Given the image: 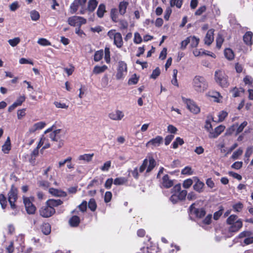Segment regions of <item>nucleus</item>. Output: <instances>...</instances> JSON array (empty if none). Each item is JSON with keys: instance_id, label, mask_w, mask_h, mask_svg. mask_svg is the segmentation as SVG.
I'll return each mask as SVG.
<instances>
[{"instance_id": "f257e3e1", "label": "nucleus", "mask_w": 253, "mask_h": 253, "mask_svg": "<svg viewBox=\"0 0 253 253\" xmlns=\"http://www.w3.org/2000/svg\"><path fill=\"white\" fill-rule=\"evenodd\" d=\"M226 223L229 225L228 231L229 233L238 232L243 226V222L241 219L235 214H232L226 220Z\"/></svg>"}, {"instance_id": "13d9d810", "label": "nucleus", "mask_w": 253, "mask_h": 253, "mask_svg": "<svg viewBox=\"0 0 253 253\" xmlns=\"http://www.w3.org/2000/svg\"><path fill=\"white\" fill-rule=\"evenodd\" d=\"M223 41L224 40L222 36L220 35H218L216 39V46L217 48H220L221 47Z\"/></svg>"}, {"instance_id": "412c9836", "label": "nucleus", "mask_w": 253, "mask_h": 253, "mask_svg": "<svg viewBox=\"0 0 253 253\" xmlns=\"http://www.w3.org/2000/svg\"><path fill=\"white\" fill-rule=\"evenodd\" d=\"M49 192L51 194L57 197H65L67 195L66 192L53 188L49 189Z\"/></svg>"}, {"instance_id": "0e129e2a", "label": "nucleus", "mask_w": 253, "mask_h": 253, "mask_svg": "<svg viewBox=\"0 0 253 253\" xmlns=\"http://www.w3.org/2000/svg\"><path fill=\"white\" fill-rule=\"evenodd\" d=\"M134 42L138 44L142 42V38L140 36V34L138 33H135L134 34V37L133 40Z\"/></svg>"}, {"instance_id": "052dcab7", "label": "nucleus", "mask_w": 253, "mask_h": 253, "mask_svg": "<svg viewBox=\"0 0 253 253\" xmlns=\"http://www.w3.org/2000/svg\"><path fill=\"white\" fill-rule=\"evenodd\" d=\"M121 29H126L128 27V23L125 20H120L119 21Z\"/></svg>"}, {"instance_id": "1a4fd4ad", "label": "nucleus", "mask_w": 253, "mask_h": 253, "mask_svg": "<svg viewBox=\"0 0 253 253\" xmlns=\"http://www.w3.org/2000/svg\"><path fill=\"white\" fill-rule=\"evenodd\" d=\"M55 212L53 208L50 207L46 204V205L42 207L40 210V215L43 217H49L52 216Z\"/></svg>"}, {"instance_id": "bf43d9fd", "label": "nucleus", "mask_w": 253, "mask_h": 253, "mask_svg": "<svg viewBox=\"0 0 253 253\" xmlns=\"http://www.w3.org/2000/svg\"><path fill=\"white\" fill-rule=\"evenodd\" d=\"M252 235V232L248 231H244L242 232H241L239 235L238 238H243L244 237L247 238L248 237Z\"/></svg>"}, {"instance_id": "c03bdc74", "label": "nucleus", "mask_w": 253, "mask_h": 253, "mask_svg": "<svg viewBox=\"0 0 253 253\" xmlns=\"http://www.w3.org/2000/svg\"><path fill=\"white\" fill-rule=\"evenodd\" d=\"M37 42L42 46L51 45V42L48 40L44 38L39 39Z\"/></svg>"}, {"instance_id": "dca6fc26", "label": "nucleus", "mask_w": 253, "mask_h": 253, "mask_svg": "<svg viewBox=\"0 0 253 253\" xmlns=\"http://www.w3.org/2000/svg\"><path fill=\"white\" fill-rule=\"evenodd\" d=\"M45 123L43 122L35 123L29 128L28 132L30 133H34L37 130L42 129L45 126Z\"/></svg>"}, {"instance_id": "393cba45", "label": "nucleus", "mask_w": 253, "mask_h": 253, "mask_svg": "<svg viewBox=\"0 0 253 253\" xmlns=\"http://www.w3.org/2000/svg\"><path fill=\"white\" fill-rule=\"evenodd\" d=\"M62 203V201L60 199H49L46 201V204H47V205H49L50 207L54 208V207H57L61 205Z\"/></svg>"}, {"instance_id": "4be33fe9", "label": "nucleus", "mask_w": 253, "mask_h": 253, "mask_svg": "<svg viewBox=\"0 0 253 253\" xmlns=\"http://www.w3.org/2000/svg\"><path fill=\"white\" fill-rule=\"evenodd\" d=\"M194 178L197 180L196 182L193 185L194 189L199 193L202 192L203 191V187L204 186V183L203 182L200 181V180L196 177H194Z\"/></svg>"}, {"instance_id": "aec40b11", "label": "nucleus", "mask_w": 253, "mask_h": 253, "mask_svg": "<svg viewBox=\"0 0 253 253\" xmlns=\"http://www.w3.org/2000/svg\"><path fill=\"white\" fill-rule=\"evenodd\" d=\"M61 130L60 129H56L53 131H51L48 137L52 141H58L61 139L60 132Z\"/></svg>"}, {"instance_id": "4d7b16f0", "label": "nucleus", "mask_w": 253, "mask_h": 253, "mask_svg": "<svg viewBox=\"0 0 253 253\" xmlns=\"http://www.w3.org/2000/svg\"><path fill=\"white\" fill-rule=\"evenodd\" d=\"M228 113L224 111L220 112L218 115V122H222L227 117Z\"/></svg>"}, {"instance_id": "20e7f679", "label": "nucleus", "mask_w": 253, "mask_h": 253, "mask_svg": "<svg viewBox=\"0 0 253 253\" xmlns=\"http://www.w3.org/2000/svg\"><path fill=\"white\" fill-rule=\"evenodd\" d=\"M108 36L110 39L113 40L114 44L118 48H121L123 45V41L121 33L116 32L115 30H111L107 33Z\"/></svg>"}, {"instance_id": "b1692460", "label": "nucleus", "mask_w": 253, "mask_h": 253, "mask_svg": "<svg viewBox=\"0 0 253 253\" xmlns=\"http://www.w3.org/2000/svg\"><path fill=\"white\" fill-rule=\"evenodd\" d=\"M128 4V2L125 1L120 2L119 5L120 14L123 15L125 14Z\"/></svg>"}, {"instance_id": "bb28decb", "label": "nucleus", "mask_w": 253, "mask_h": 253, "mask_svg": "<svg viewBox=\"0 0 253 253\" xmlns=\"http://www.w3.org/2000/svg\"><path fill=\"white\" fill-rule=\"evenodd\" d=\"M80 221L79 217L76 215L72 216L69 220V223L71 226L76 227L77 226Z\"/></svg>"}, {"instance_id": "2f4dec72", "label": "nucleus", "mask_w": 253, "mask_h": 253, "mask_svg": "<svg viewBox=\"0 0 253 253\" xmlns=\"http://www.w3.org/2000/svg\"><path fill=\"white\" fill-rule=\"evenodd\" d=\"M30 15L32 20L34 21H38L40 17L39 12L35 10H31L30 12Z\"/></svg>"}, {"instance_id": "9b49d317", "label": "nucleus", "mask_w": 253, "mask_h": 253, "mask_svg": "<svg viewBox=\"0 0 253 253\" xmlns=\"http://www.w3.org/2000/svg\"><path fill=\"white\" fill-rule=\"evenodd\" d=\"M163 141V138L161 136H157L156 137L150 140L146 144V147H151L152 148L159 146Z\"/></svg>"}, {"instance_id": "f03ea898", "label": "nucleus", "mask_w": 253, "mask_h": 253, "mask_svg": "<svg viewBox=\"0 0 253 253\" xmlns=\"http://www.w3.org/2000/svg\"><path fill=\"white\" fill-rule=\"evenodd\" d=\"M192 85L194 89L197 92H204L209 86L206 79L203 76H196L193 79Z\"/></svg>"}, {"instance_id": "4c0bfd02", "label": "nucleus", "mask_w": 253, "mask_h": 253, "mask_svg": "<svg viewBox=\"0 0 253 253\" xmlns=\"http://www.w3.org/2000/svg\"><path fill=\"white\" fill-rule=\"evenodd\" d=\"M194 173V171L190 167H185L181 170V174L184 175H191Z\"/></svg>"}, {"instance_id": "0eeeda50", "label": "nucleus", "mask_w": 253, "mask_h": 253, "mask_svg": "<svg viewBox=\"0 0 253 253\" xmlns=\"http://www.w3.org/2000/svg\"><path fill=\"white\" fill-rule=\"evenodd\" d=\"M86 22V20L85 19L78 16L70 17L68 19V24L72 26L81 27L82 25L85 24Z\"/></svg>"}, {"instance_id": "680f3d73", "label": "nucleus", "mask_w": 253, "mask_h": 253, "mask_svg": "<svg viewBox=\"0 0 253 253\" xmlns=\"http://www.w3.org/2000/svg\"><path fill=\"white\" fill-rule=\"evenodd\" d=\"M138 78L137 77L136 74H134L133 76L128 80V84H135L137 83Z\"/></svg>"}, {"instance_id": "6ab92c4d", "label": "nucleus", "mask_w": 253, "mask_h": 253, "mask_svg": "<svg viewBox=\"0 0 253 253\" xmlns=\"http://www.w3.org/2000/svg\"><path fill=\"white\" fill-rule=\"evenodd\" d=\"M162 184L163 187L169 188L173 186V181L169 178L168 175L166 174L163 177Z\"/></svg>"}, {"instance_id": "e2e57ef3", "label": "nucleus", "mask_w": 253, "mask_h": 253, "mask_svg": "<svg viewBox=\"0 0 253 253\" xmlns=\"http://www.w3.org/2000/svg\"><path fill=\"white\" fill-rule=\"evenodd\" d=\"M248 125V123L246 121H244L237 128V130H236V133H239L240 132H241L244 128L245 127V126H247V125Z\"/></svg>"}, {"instance_id": "a211bd4d", "label": "nucleus", "mask_w": 253, "mask_h": 253, "mask_svg": "<svg viewBox=\"0 0 253 253\" xmlns=\"http://www.w3.org/2000/svg\"><path fill=\"white\" fill-rule=\"evenodd\" d=\"M253 34L251 31L247 32L243 36V41L247 45H252L253 44L252 38Z\"/></svg>"}, {"instance_id": "ddd939ff", "label": "nucleus", "mask_w": 253, "mask_h": 253, "mask_svg": "<svg viewBox=\"0 0 253 253\" xmlns=\"http://www.w3.org/2000/svg\"><path fill=\"white\" fill-rule=\"evenodd\" d=\"M172 190L177 194L180 201L184 199L187 194L186 190H183L181 191V185L179 184L175 185L173 187Z\"/></svg>"}, {"instance_id": "864d4df0", "label": "nucleus", "mask_w": 253, "mask_h": 253, "mask_svg": "<svg viewBox=\"0 0 253 253\" xmlns=\"http://www.w3.org/2000/svg\"><path fill=\"white\" fill-rule=\"evenodd\" d=\"M172 192L173 193V194L171 196L169 200L170 201L173 203L175 204L178 201H180L178 196L177 195V194L174 192H173L172 190Z\"/></svg>"}, {"instance_id": "6e6552de", "label": "nucleus", "mask_w": 253, "mask_h": 253, "mask_svg": "<svg viewBox=\"0 0 253 253\" xmlns=\"http://www.w3.org/2000/svg\"><path fill=\"white\" fill-rule=\"evenodd\" d=\"M8 201L10 205L11 208L12 209L16 208V206L14 203L17 198V189L12 185L10 191L8 193Z\"/></svg>"}, {"instance_id": "37998d69", "label": "nucleus", "mask_w": 253, "mask_h": 253, "mask_svg": "<svg viewBox=\"0 0 253 253\" xmlns=\"http://www.w3.org/2000/svg\"><path fill=\"white\" fill-rule=\"evenodd\" d=\"M182 4V0H170V5L171 7L176 6L177 8H179L181 7Z\"/></svg>"}, {"instance_id": "58836bf2", "label": "nucleus", "mask_w": 253, "mask_h": 253, "mask_svg": "<svg viewBox=\"0 0 253 253\" xmlns=\"http://www.w3.org/2000/svg\"><path fill=\"white\" fill-rule=\"evenodd\" d=\"M209 95L211 97L214 98L215 99V101L217 102H219L220 100L219 98L222 97L220 94L216 91H210L209 92Z\"/></svg>"}, {"instance_id": "8fccbe9b", "label": "nucleus", "mask_w": 253, "mask_h": 253, "mask_svg": "<svg viewBox=\"0 0 253 253\" xmlns=\"http://www.w3.org/2000/svg\"><path fill=\"white\" fill-rule=\"evenodd\" d=\"M243 208V205L241 202H238L233 206V210L236 212H240Z\"/></svg>"}, {"instance_id": "c9c22d12", "label": "nucleus", "mask_w": 253, "mask_h": 253, "mask_svg": "<svg viewBox=\"0 0 253 253\" xmlns=\"http://www.w3.org/2000/svg\"><path fill=\"white\" fill-rule=\"evenodd\" d=\"M118 10L117 8H112L111 10L110 15L112 20L114 22H118Z\"/></svg>"}, {"instance_id": "c85d7f7f", "label": "nucleus", "mask_w": 253, "mask_h": 253, "mask_svg": "<svg viewBox=\"0 0 253 253\" xmlns=\"http://www.w3.org/2000/svg\"><path fill=\"white\" fill-rule=\"evenodd\" d=\"M224 55L225 57L229 60H232L234 58V54L232 49L230 48H226L224 50Z\"/></svg>"}, {"instance_id": "2eb2a0df", "label": "nucleus", "mask_w": 253, "mask_h": 253, "mask_svg": "<svg viewBox=\"0 0 253 253\" xmlns=\"http://www.w3.org/2000/svg\"><path fill=\"white\" fill-rule=\"evenodd\" d=\"M225 127L223 125H220L214 128V130L210 132L209 137L216 138L225 129Z\"/></svg>"}, {"instance_id": "603ef678", "label": "nucleus", "mask_w": 253, "mask_h": 253, "mask_svg": "<svg viewBox=\"0 0 253 253\" xmlns=\"http://www.w3.org/2000/svg\"><path fill=\"white\" fill-rule=\"evenodd\" d=\"M243 153V150L241 148L238 149L237 151H235L232 156L231 158L233 160H236L238 158V157L241 156Z\"/></svg>"}, {"instance_id": "e433bc0d", "label": "nucleus", "mask_w": 253, "mask_h": 253, "mask_svg": "<svg viewBox=\"0 0 253 253\" xmlns=\"http://www.w3.org/2000/svg\"><path fill=\"white\" fill-rule=\"evenodd\" d=\"M96 0H90L88 4V9L90 11H93L96 8L97 5Z\"/></svg>"}, {"instance_id": "f704fd0d", "label": "nucleus", "mask_w": 253, "mask_h": 253, "mask_svg": "<svg viewBox=\"0 0 253 253\" xmlns=\"http://www.w3.org/2000/svg\"><path fill=\"white\" fill-rule=\"evenodd\" d=\"M93 156V154H85L82 155H80L79 157V160H83L86 162H89L91 160L92 157Z\"/></svg>"}, {"instance_id": "5fc2aeb1", "label": "nucleus", "mask_w": 253, "mask_h": 253, "mask_svg": "<svg viewBox=\"0 0 253 253\" xmlns=\"http://www.w3.org/2000/svg\"><path fill=\"white\" fill-rule=\"evenodd\" d=\"M193 184V180L191 178L185 180L183 183V187L184 188H189Z\"/></svg>"}, {"instance_id": "49530a36", "label": "nucleus", "mask_w": 253, "mask_h": 253, "mask_svg": "<svg viewBox=\"0 0 253 253\" xmlns=\"http://www.w3.org/2000/svg\"><path fill=\"white\" fill-rule=\"evenodd\" d=\"M39 155V149L38 148L35 149L31 153V159L30 160V163L32 164H34L35 158Z\"/></svg>"}, {"instance_id": "a19ab883", "label": "nucleus", "mask_w": 253, "mask_h": 253, "mask_svg": "<svg viewBox=\"0 0 253 253\" xmlns=\"http://www.w3.org/2000/svg\"><path fill=\"white\" fill-rule=\"evenodd\" d=\"M104 53L102 50L97 51L94 56V60L96 62L99 61L102 58Z\"/></svg>"}, {"instance_id": "72a5a7b5", "label": "nucleus", "mask_w": 253, "mask_h": 253, "mask_svg": "<svg viewBox=\"0 0 253 253\" xmlns=\"http://www.w3.org/2000/svg\"><path fill=\"white\" fill-rule=\"evenodd\" d=\"M189 38L191 47H196L197 46L199 42V39L196 38L195 36L189 37Z\"/></svg>"}, {"instance_id": "ea45409f", "label": "nucleus", "mask_w": 253, "mask_h": 253, "mask_svg": "<svg viewBox=\"0 0 253 253\" xmlns=\"http://www.w3.org/2000/svg\"><path fill=\"white\" fill-rule=\"evenodd\" d=\"M105 12V5L102 4H100L99 6L97 11V16L100 18H102L103 16L104 13Z\"/></svg>"}, {"instance_id": "7c9ffc66", "label": "nucleus", "mask_w": 253, "mask_h": 253, "mask_svg": "<svg viewBox=\"0 0 253 253\" xmlns=\"http://www.w3.org/2000/svg\"><path fill=\"white\" fill-rule=\"evenodd\" d=\"M156 166V162L155 160L152 157H150L149 158L148 164L147 166V168L146 169V172H149L151 171Z\"/></svg>"}, {"instance_id": "9d476101", "label": "nucleus", "mask_w": 253, "mask_h": 253, "mask_svg": "<svg viewBox=\"0 0 253 253\" xmlns=\"http://www.w3.org/2000/svg\"><path fill=\"white\" fill-rule=\"evenodd\" d=\"M23 202L27 212L29 214L35 213L36 208L31 200L29 198L24 197L23 198Z\"/></svg>"}, {"instance_id": "423d86ee", "label": "nucleus", "mask_w": 253, "mask_h": 253, "mask_svg": "<svg viewBox=\"0 0 253 253\" xmlns=\"http://www.w3.org/2000/svg\"><path fill=\"white\" fill-rule=\"evenodd\" d=\"M182 101L186 104L187 108L192 113L198 114L200 111V108L196 104L193 100L190 99L182 97Z\"/></svg>"}, {"instance_id": "7ed1b4c3", "label": "nucleus", "mask_w": 253, "mask_h": 253, "mask_svg": "<svg viewBox=\"0 0 253 253\" xmlns=\"http://www.w3.org/2000/svg\"><path fill=\"white\" fill-rule=\"evenodd\" d=\"M214 79L215 82L222 87H227L229 85L227 76L221 70H217L215 72Z\"/></svg>"}, {"instance_id": "cd10ccee", "label": "nucleus", "mask_w": 253, "mask_h": 253, "mask_svg": "<svg viewBox=\"0 0 253 253\" xmlns=\"http://www.w3.org/2000/svg\"><path fill=\"white\" fill-rule=\"evenodd\" d=\"M80 5L78 0H75L74 2L71 3L70 7V12L71 14H74L76 12L78 9L79 5Z\"/></svg>"}, {"instance_id": "a18cd8bd", "label": "nucleus", "mask_w": 253, "mask_h": 253, "mask_svg": "<svg viewBox=\"0 0 253 253\" xmlns=\"http://www.w3.org/2000/svg\"><path fill=\"white\" fill-rule=\"evenodd\" d=\"M126 180L124 177H118L115 179L114 184L116 185H121L125 183Z\"/></svg>"}, {"instance_id": "69168bd1", "label": "nucleus", "mask_w": 253, "mask_h": 253, "mask_svg": "<svg viewBox=\"0 0 253 253\" xmlns=\"http://www.w3.org/2000/svg\"><path fill=\"white\" fill-rule=\"evenodd\" d=\"M112 197V193L110 191H107L105 194L104 196V201L105 203H108L109 202Z\"/></svg>"}, {"instance_id": "3c124183", "label": "nucleus", "mask_w": 253, "mask_h": 253, "mask_svg": "<svg viewBox=\"0 0 253 253\" xmlns=\"http://www.w3.org/2000/svg\"><path fill=\"white\" fill-rule=\"evenodd\" d=\"M111 165V162L110 161H107L104 164L103 166L100 168V169L103 171H107L110 168Z\"/></svg>"}, {"instance_id": "473e14b6", "label": "nucleus", "mask_w": 253, "mask_h": 253, "mask_svg": "<svg viewBox=\"0 0 253 253\" xmlns=\"http://www.w3.org/2000/svg\"><path fill=\"white\" fill-rule=\"evenodd\" d=\"M184 143L183 139L179 137L176 138L175 140L173 142L172 146L173 149H176L179 145H182Z\"/></svg>"}, {"instance_id": "de8ad7c7", "label": "nucleus", "mask_w": 253, "mask_h": 253, "mask_svg": "<svg viewBox=\"0 0 253 253\" xmlns=\"http://www.w3.org/2000/svg\"><path fill=\"white\" fill-rule=\"evenodd\" d=\"M88 208L91 211H94L96 209V204L95 201L94 199H91L88 204Z\"/></svg>"}, {"instance_id": "338daca9", "label": "nucleus", "mask_w": 253, "mask_h": 253, "mask_svg": "<svg viewBox=\"0 0 253 253\" xmlns=\"http://www.w3.org/2000/svg\"><path fill=\"white\" fill-rule=\"evenodd\" d=\"M108 84V78L107 75H105L101 79V85L103 87H106Z\"/></svg>"}, {"instance_id": "f3484780", "label": "nucleus", "mask_w": 253, "mask_h": 253, "mask_svg": "<svg viewBox=\"0 0 253 253\" xmlns=\"http://www.w3.org/2000/svg\"><path fill=\"white\" fill-rule=\"evenodd\" d=\"M213 33L214 30L212 29L208 30L204 40L205 44L209 45L212 42L214 39Z\"/></svg>"}, {"instance_id": "5701e85b", "label": "nucleus", "mask_w": 253, "mask_h": 253, "mask_svg": "<svg viewBox=\"0 0 253 253\" xmlns=\"http://www.w3.org/2000/svg\"><path fill=\"white\" fill-rule=\"evenodd\" d=\"M11 150V142L9 137H8L2 146V151L4 154H8Z\"/></svg>"}, {"instance_id": "774afa93", "label": "nucleus", "mask_w": 253, "mask_h": 253, "mask_svg": "<svg viewBox=\"0 0 253 253\" xmlns=\"http://www.w3.org/2000/svg\"><path fill=\"white\" fill-rule=\"evenodd\" d=\"M137 253H154V252L148 247H143Z\"/></svg>"}, {"instance_id": "a878e982", "label": "nucleus", "mask_w": 253, "mask_h": 253, "mask_svg": "<svg viewBox=\"0 0 253 253\" xmlns=\"http://www.w3.org/2000/svg\"><path fill=\"white\" fill-rule=\"evenodd\" d=\"M108 67L106 65H103L102 66H95L93 70V73L95 74H99L105 72Z\"/></svg>"}, {"instance_id": "39448f33", "label": "nucleus", "mask_w": 253, "mask_h": 253, "mask_svg": "<svg viewBox=\"0 0 253 253\" xmlns=\"http://www.w3.org/2000/svg\"><path fill=\"white\" fill-rule=\"evenodd\" d=\"M127 73L126 64L124 61H119L117 67L116 79L117 80H121L125 78L127 75Z\"/></svg>"}, {"instance_id": "4468645a", "label": "nucleus", "mask_w": 253, "mask_h": 253, "mask_svg": "<svg viewBox=\"0 0 253 253\" xmlns=\"http://www.w3.org/2000/svg\"><path fill=\"white\" fill-rule=\"evenodd\" d=\"M124 117V113L122 111L119 110H116L115 112H111L109 114V118L114 121L121 120Z\"/></svg>"}, {"instance_id": "6e6d98bb", "label": "nucleus", "mask_w": 253, "mask_h": 253, "mask_svg": "<svg viewBox=\"0 0 253 253\" xmlns=\"http://www.w3.org/2000/svg\"><path fill=\"white\" fill-rule=\"evenodd\" d=\"M161 71L159 67H157L153 71L152 74L151 75V78L153 79H156L160 74Z\"/></svg>"}, {"instance_id": "09e8293b", "label": "nucleus", "mask_w": 253, "mask_h": 253, "mask_svg": "<svg viewBox=\"0 0 253 253\" xmlns=\"http://www.w3.org/2000/svg\"><path fill=\"white\" fill-rule=\"evenodd\" d=\"M0 204L2 209H5L6 207L7 201L6 198L3 194L0 195Z\"/></svg>"}, {"instance_id": "79ce46f5", "label": "nucleus", "mask_w": 253, "mask_h": 253, "mask_svg": "<svg viewBox=\"0 0 253 253\" xmlns=\"http://www.w3.org/2000/svg\"><path fill=\"white\" fill-rule=\"evenodd\" d=\"M20 42V39L18 37L14 38L13 39H10L8 41L9 44L12 47L16 46Z\"/></svg>"}, {"instance_id": "f8f14e48", "label": "nucleus", "mask_w": 253, "mask_h": 253, "mask_svg": "<svg viewBox=\"0 0 253 253\" xmlns=\"http://www.w3.org/2000/svg\"><path fill=\"white\" fill-rule=\"evenodd\" d=\"M195 204H192L190 208V213L194 214L197 217L202 218L205 216L206 214L205 211L202 209H196L195 208Z\"/></svg>"}, {"instance_id": "c756f323", "label": "nucleus", "mask_w": 253, "mask_h": 253, "mask_svg": "<svg viewBox=\"0 0 253 253\" xmlns=\"http://www.w3.org/2000/svg\"><path fill=\"white\" fill-rule=\"evenodd\" d=\"M41 229L42 233L46 235H48L51 232L50 225L47 223L43 224L41 227Z\"/></svg>"}]
</instances>
